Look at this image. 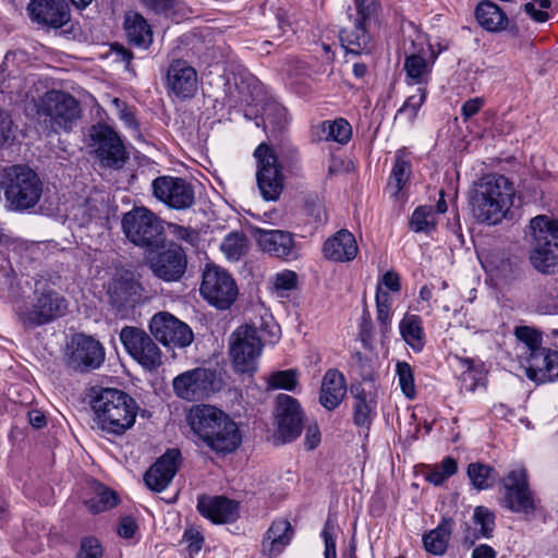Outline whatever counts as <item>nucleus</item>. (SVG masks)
I'll use <instances>...</instances> for the list:
<instances>
[{
	"instance_id": "obj_7",
	"label": "nucleus",
	"mask_w": 558,
	"mask_h": 558,
	"mask_svg": "<svg viewBox=\"0 0 558 558\" xmlns=\"http://www.w3.org/2000/svg\"><path fill=\"white\" fill-rule=\"evenodd\" d=\"M530 227L534 240L531 264L538 271L549 274L558 264V221L539 215L531 220Z\"/></svg>"
},
{
	"instance_id": "obj_21",
	"label": "nucleus",
	"mask_w": 558,
	"mask_h": 558,
	"mask_svg": "<svg viewBox=\"0 0 558 558\" xmlns=\"http://www.w3.org/2000/svg\"><path fill=\"white\" fill-rule=\"evenodd\" d=\"M151 335L167 347L185 348L194 339L190 326L168 312L155 314L149 322Z\"/></svg>"
},
{
	"instance_id": "obj_25",
	"label": "nucleus",
	"mask_w": 558,
	"mask_h": 558,
	"mask_svg": "<svg viewBox=\"0 0 558 558\" xmlns=\"http://www.w3.org/2000/svg\"><path fill=\"white\" fill-rule=\"evenodd\" d=\"M181 463V452L179 449H168L157 461L146 471L144 475L145 485L153 492L160 493L165 490L172 482Z\"/></svg>"
},
{
	"instance_id": "obj_39",
	"label": "nucleus",
	"mask_w": 558,
	"mask_h": 558,
	"mask_svg": "<svg viewBox=\"0 0 558 558\" xmlns=\"http://www.w3.org/2000/svg\"><path fill=\"white\" fill-rule=\"evenodd\" d=\"M353 399V423L356 426L368 427L376 415V402L369 399L364 389H356Z\"/></svg>"
},
{
	"instance_id": "obj_24",
	"label": "nucleus",
	"mask_w": 558,
	"mask_h": 558,
	"mask_svg": "<svg viewBox=\"0 0 558 558\" xmlns=\"http://www.w3.org/2000/svg\"><path fill=\"white\" fill-rule=\"evenodd\" d=\"M142 292L141 283L129 271L116 276L108 288L110 304L118 313L134 307L140 302Z\"/></svg>"
},
{
	"instance_id": "obj_26",
	"label": "nucleus",
	"mask_w": 558,
	"mask_h": 558,
	"mask_svg": "<svg viewBox=\"0 0 558 558\" xmlns=\"http://www.w3.org/2000/svg\"><path fill=\"white\" fill-rule=\"evenodd\" d=\"M27 11L33 22L47 28H61L70 21L64 0H31Z\"/></svg>"
},
{
	"instance_id": "obj_32",
	"label": "nucleus",
	"mask_w": 558,
	"mask_h": 558,
	"mask_svg": "<svg viewBox=\"0 0 558 558\" xmlns=\"http://www.w3.org/2000/svg\"><path fill=\"white\" fill-rule=\"evenodd\" d=\"M454 522L450 518H442L438 525L424 533L422 541L424 549L434 556L446 554L453 531Z\"/></svg>"
},
{
	"instance_id": "obj_11",
	"label": "nucleus",
	"mask_w": 558,
	"mask_h": 558,
	"mask_svg": "<svg viewBox=\"0 0 558 558\" xmlns=\"http://www.w3.org/2000/svg\"><path fill=\"white\" fill-rule=\"evenodd\" d=\"M89 146L101 166L119 170L129 159L120 135L109 125L97 123L89 130Z\"/></svg>"
},
{
	"instance_id": "obj_42",
	"label": "nucleus",
	"mask_w": 558,
	"mask_h": 558,
	"mask_svg": "<svg viewBox=\"0 0 558 558\" xmlns=\"http://www.w3.org/2000/svg\"><path fill=\"white\" fill-rule=\"evenodd\" d=\"M263 125L266 132L276 133L282 130L288 123L287 109L279 102L266 104L263 111Z\"/></svg>"
},
{
	"instance_id": "obj_53",
	"label": "nucleus",
	"mask_w": 558,
	"mask_h": 558,
	"mask_svg": "<svg viewBox=\"0 0 558 558\" xmlns=\"http://www.w3.org/2000/svg\"><path fill=\"white\" fill-rule=\"evenodd\" d=\"M337 521L331 515H328L324 527L322 530L320 536L325 544L324 558H337V549H336V532H337Z\"/></svg>"
},
{
	"instance_id": "obj_54",
	"label": "nucleus",
	"mask_w": 558,
	"mask_h": 558,
	"mask_svg": "<svg viewBox=\"0 0 558 558\" xmlns=\"http://www.w3.org/2000/svg\"><path fill=\"white\" fill-rule=\"evenodd\" d=\"M298 373L294 369H286L272 373L269 376L268 385L274 389L294 390L298 379Z\"/></svg>"
},
{
	"instance_id": "obj_61",
	"label": "nucleus",
	"mask_w": 558,
	"mask_h": 558,
	"mask_svg": "<svg viewBox=\"0 0 558 558\" xmlns=\"http://www.w3.org/2000/svg\"><path fill=\"white\" fill-rule=\"evenodd\" d=\"M296 274L291 270H284L275 276L274 286L277 290L289 291L296 286Z\"/></svg>"
},
{
	"instance_id": "obj_44",
	"label": "nucleus",
	"mask_w": 558,
	"mask_h": 558,
	"mask_svg": "<svg viewBox=\"0 0 558 558\" xmlns=\"http://www.w3.org/2000/svg\"><path fill=\"white\" fill-rule=\"evenodd\" d=\"M458 471V463L452 457H445L439 464L428 465L424 473L425 480L435 485H442Z\"/></svg>"
},
{
	"instance_id": "obj_4",
	"label": "nucleus",
	"mask_w": 558,
	"mask_h": 558,
	"mask_svg": "<svg viewBox=\"0 0 558 558\" xmlns=\"http://www.w3.org/2000/svg\"><path fill=\"white\" fill-rule=\"evenodd\" d=\"M0 191L9 210L26 213L40 202L44 183L38 173L26 165L5 166L0 169Z\"/></svg>"
},
{
	"instance_id": "obj_50",
	"label": "nucleus",
	"mask_w": 558,
	"mask_h": 558,
	"mask_svg": "<svg viewBox=\"0 0 558 558\" xmlns=\"http://www.w3.org/2000/svg\"><path fill=\"white\" fill-rule=\"evenodd\" d=\"M254 326L257 329V335L262 338V344H275L281 337L280 326L274 320V317L269 314L259 317L258 323L247 324Z\"/></svg>"
},
{
	"instance_id": "obj_5",
	"label": "nucleus",
	"mask_w": 558,
	"mask_h": 558,
	"mask_svg": "<svg viewBox=\"0 0 558 558\" xmlns=\"http://www.w3.org/2000/svg\"><path fill=\"white\" fill-rule=\"evenodd\" d=\"M95 423L99 429L111 435H122L136 420L137 403L126 392L105 388L92 401Z\"/></svg>"
},
{
	"instance_id": "obj_8",
	"label": "nucleus",
	"mask_w": 558,
	"mask_h": 558,
	"mask_svg": "<svg viewBox=\"0 0 558 558\" xmlns=\"http://www.w3.org/2000/svg\"><path fill=\"white\" fill-rule=\"evenodd\" d=\"M37 112L45 118L54 133L69 132L80 118V105L73 96L65 92L48 90L40 98Z\"/></svg>"
},
{
	"instance_id": "obj_22",
	"label": "nucleus",
	"mask_w": 558,
	"mask_h": 558,
	"mask_svg": "<svg viewBox=\"0 0 558 558\" xmlns=\"http://www.w3.org/2000/svg\"><path fill=\"white\" fill-rule=\"evenodd\" d=\"M275 437L282 444L296 439L303 427V412L299 401L286 393H280L276 399Z\"/></svg>"
},
{
	"instance_id": "obj_30",
	"label": "nucleus",
	"mask_w": 558,
	"mask_h": 558,
	"mask_svg": "<svg viewBox=\"0 0 558 558\" xmlns=\"http://www.w3.org/2000/svg\"><path fill=\"white\" fill-rule=\"evenodd\" d=\"M197 510L214 523L233 522L239 517V504L222 496L199 497Z\"/></svg>"
},
{
	"instance_id": "obj_56",
	"label": "nucleus",
	"mask_w": 558,
	"mask_h": 558,
	"mask_svg": "<svg viewBox=\"0 0 558 558\" xmlns=\"http://www.w3.org/2000/svg\"><path fill=\"white\" fill-rule=\"evenodd\" d=\"M550 5V0H531L530 2L524 4V11L535 22L544 23L549 19V13L547 12V9H549Z\"/></svg>"
},
{
	"instance_id": "obj_41",
	"label": "nucleus",
	"mask_w": 558,
	"mask_h": 558,
	"mask_svg": "<svg viewBox=\"0 0 558 558\" xmlns=\"http://www.w3.org/2000/svg\"><path fill=\"white\" fill-rule=\"evenodd\" d=\"M320 130L323 140L333 141L339 144H347L352 136V128L343 118L333 121H324L320 125Z\"/></svg>"
},
{
	"instance_id": "obj_13",
	"label": "nucleus",
	"mask_w": 558,
	"mask_h": 558,
	"mask_svg": "<svg viewBox=\"0 0 558 558\" xmlns=\"http://www.w3.org/2000/svg\"><path fill=\"white\" fill-rule=\"evenodd\" d=\"M257 160L256 181L266 201H277L283 190V175L272 148L262 143L254 151Z\"/></svg>"
},
{
	"instance_id": "obj_51",
	"label": "nucleus",
	"mask_w": 558,
	"mask_h": 558,
	"mask_svg": "<svg viewBox=\"0 0 558 558\" xmlns=\"http://www.w3.org/2000/svg\"><path fill=\"white\" fill-rule=\"evenodd\" d=\"M427 90L424 86H418L416 93L409 96L404 104L398 109L397 117L404 114L410 122H413L418 113L420 108L425 102Z\"/></svg>"
},
{
	"instance_id": "obj_45",
	"label": "nucleus",
	"mask_w": 558,
	"mask_h": 558,
	"mask_svg": "<svg viewBox=\"0 0 558 558\" xmlns=\"http://www.w3.org/2000/svg\"><path fill=\"white\" fill-rule=\"evenodd\" d=\"M437 217L432 206L423 205L414 209L410 219V229L413 232L430 233L436 229Z\"/></svg>"
},
{
	"instance_id": "obj_28",
	"label": "nucleus",
	"mask_w": 558,
	"mask_h": 558,
	"mask_svg": "<svg viewBox=\"0 0 558 558\" xmlns=\"http://www.w3.org/2000/svg\"><path fill=\"white\" fill-rule=\"evenodd\" d=\"M357 253L356 240L347 229H341L329 236L323 245L324 257L331 262L348 263L353 260Z\"/></svg>"
},
{
	"instance_id": "obj_35",
	"label": "nucleus",
	"mask_w": 558,
	"mask_h": 558,
	"mask_svg": "<svg viewBox=\"0 0 558 558\" xmlns=\"http://www.w3.org/2000/svg\"><path fill=\"white\" fill-rule=\"evenodd\" d=\"M365 24L366 23L355 20L352 29L344 28L340 31L339 39L347 52L353 54L371 52V37L366 31Z\"/></svg>"
},
{
	"instance_id": "obj_62",
	"label": "nucleus",
	"mask_w": 558,
	"mask_h": 558,
	"mask_svg": "<svg viewBox=\"0 0 558 558\" xmlns=\"http://www.w3.org/2000/svg\"><path fill=\"white\" fill-rule=\"evenodd\" d=\"M137 531V524L133 517L121 518L118 525V534L123 538H132Z\"/></svg>"
},
{
	"instance_id": "obj_14",
	"label": "nucleus",
	"mask_w": 558,
	"mask_h": 558,
	"mask_svg": "<svg viewBox=\"0 0 558 558\" xmlns=\"http://www.w3.org/2000/svg\"><path fill=\"white\" fill-rule=\"evenodd\" d=\"M505 495L501 505L512 512L533 513L536 500L529 486L527 472L523 466L511 470L501 481Z\"/></svg>"
},
{
	"instance_id": "obj_6",
	"label": "nucleus",
	"mask_w": 558,
	"mask_h": 558,
	"mask_svg": "<svg viewBox=\"0 0 558 558\" xmlns=\"http://www.w3.org/2000/svg\"><path fill=\"white\" fill-rule=\"evenodd\" d=\"M445 49L446 47L439 46L438 50H435L425 34H415L403 47L405 83L408 85H427L434 64Z\"/></svg>"
},
{
	"instance_id": "obj_33",
	"label": "nucleus",
	"mask_w": 558,
	"mask_h": 558,
	"mask_svg": "<svg viewBox=\"0 0 558 558\" xmlns=\"http://www.w3.org/2000/svg\"><path fill=\"white\" fill-rule=\"evenodd\" d=\"M478 24L487 32L499 33L508 25V17L504 10L490 0H483L475 9Z\"/></svg>"
},
{
	"instance_id": "obj_36",
	"label": "nucleus",
	"mask_w": 558,
	"mask_h": 558,
	"mask_svg": "<svg viewBox=\"0 0 558 558\" xmlns=\"http://www.w3.org/2000/svg\"><path fill=\"white\" fill-rule=\"evenodd\" d=\"M293 530L288 520H276L267 531L263 542L264 549L269 550L270 555H278L291 542Z\"/></svg>"
},
{
	"instance_id": "obj_47",
	"label": "nucleus",
	"mask_w": 558,
	"mask_h": 558,
	"mask_svg": "<svg viewBox=\"0 0 558 558\" xmlns=\"http://www.w3.org/2000/svg\"><path fill=\"white\" fill-rule=\"evenodd\" d=\"M303 214L306 221L316 228L325 225L328 219L323 201L317 194H308L304 197Z\"/></svg>"
},
{
	"instance_id": "obj_63",
	"label": "nucleus",
	"mask_w": 558,
	"mask_h": 558,
	"mask_svg": "<svg viewBox=\"0 0 558 558\" xmlns=\"http://www.w3.org/2000/svg\"><path fill=\"white\" fill-rule=\"evenodd\" d=\"M484 99L482 97H475L466 100L461 107V116L464 120L474 117L484 106Z\"/></svg>"
},
{
	"instance_id": "obj_27",
	"label": "nucleus",
	"mask_w": 558,
	"mask_h": 558,
	"mask_svg": "<svg viewBox=\"0 0 558 558\" xmlns=\"http://www.w3.org/2000/svg\"><path fill=\"white\" fill-rule=\"evenodd\" d=\"M169 88L180 98L193 97L197 90V73L184 60H173L167 73Z\"/></svg>"
},
{
	"instance_id": "obj_34",
	"label": "nucleus",
	"mask_w": 558,
	"mask_h": 558,
	"mask_svg": "<svg viewBox=\"0 0 558 558\" xmlns=\"http://www.w3.org/2000/svg\"><path fill=\"white\" fill-rule=\"evenodd\" d=\"M473 527L469 526L464 542L473 545L476 539L490 538L495 529V514L484 506H477L472 515Z\"/></svg>"
},
{
	"instance_id": "obj_19",
	"label": "nucleus",
	"mask_w": 558,
	"mask_h": 558,
	"mask_svg": "<svg viewBox=\"0 0 558 558\" xmlns=\"http://www.w3.org/2000/svg\"><path fill=\"white\" fill-rule=\"evenodd\" d=\"M151 189L154 196L172 209L184 210L195 202L194 187L183 178L160 175L153 180Z\"/></svg>"
},
{
	"instance_id": "obj_9",
	"label": "nucleus",
	"mask_w": 558,
	"mask_h": 558,
	"mask_svg": "<svg viewBox=\"0 0 558 558\" xmlns=\"http://www.w3.org/2000/svg\"><path fill=\"white\" fill-rule=\"evenodd\" d=\"M125 236L135 245L146 248L158 246L163 241V227L158 217L145 207H135L122 219Z\"/></svg>"
},
{
	"instance_id": "obj_37",
	"label": "nucleus",
	"mask_w": 558,
	"mask_h": 558,
	"mask_svg": "<svg viewBox=\"0 0 558 558\" xmlns=\"http://www.w3.org/2000/svg\"><path fill=\"white\" fill-rule=\"evenodd\" d=\"M402 339L414 352H421L425 345L423 322L418 315H405L399 323Z\"/></svg>"
},
{
	"instance_id": "obj_43",
	"label": "nucleus",
	"mask_w": 558,
	"mask_h": 558,
	"mask_svg": "<svg viewBox=\"0 0 558 558\" xmlns=\"http://www.w3.org/2000/svg\"><path fill=\"white\" fill-rule=\"evenodd\" d=\"M468 477L474 488L484 490L494 486L497 473L487 464L474 462L468 465Z\"/></svg>"
},
{
	"instance_id": "obj_16",
	"label": "nucleus",
	"mask_w": 558,
	"mask_h": 558,
	"mask_svg": "<svg viewBox=\"0 0 558 558\" xmlns=\"http://www.w3.org/2000/svg\"><path fill=\"white\" fill-rule=\"evenodd\" d=\"M174 393L183 400L196 401L209 397L220 388L215 371L194 368L178 375L173 379Z\"/></svg>"
},
{
	"instance_id": "obj_10",
	"label": "nucleus",
	"mask_w": 558,
	"mask_h": 558,
	"mask_svg": "<svg viewBox=\"0 0 558 558\" xmlns=\"http://www.w3.org/2000/svg\"><path fill=\"white\" fill-rule=\"evenodd\" d=\"M263 351L262 338L254 326H240L231 335L230 356L235 373L253 376Z\"/></svg>"
},
{
	"instance_id": "obj_49",
	"label": "nucleus",
	"mask_w": 558,
	"mask_h": 558,
	"mask_svg": "<svg viewBox=\"0 0 558 558\" xmlns=\"http://www.w3.org/2000/svg\"><path fill=\"white\" fill-rule=\"evenodd\" d=\"M254 326L257 329V335L262 338V344H275L281 337L280 326L274 320V317L269 314L259 317L258 323L247 324Z\"/></svg>"
},
{
	"instance_id": "obj_55",
	"label": "nucleus",
	"mask_w": 558,
	"mask_h": 558,
	"mask_svg": "<svg viewBox=\"0 0 558 558\" xmlns=\"http://www.w3.org/2000/svg\"><path fill=\"white\" fill-rule=\"evenodd\" d=\"M104 549L98 538L86 536L81 539L76 558H102Z\"/></svg>"
},
{
	"instance_id": "obj_3",
	"label": "nucleus",
	"mask_w": 558,
	"mask_h": 558,
	"mask_svg": "<svg viewBox=\"0 0 558 558\" xmlns=\"http://www.w3.org/2000/svg\"><path fill=\"white\" fill-rule=\"evenodd\" d=\"M513 197L514 187L505 175H484L471 198L472 213L480 222L497 225L510 211Z\"/></svg>"
},
{
	"instance_id": "obj_57",
	"label": "nucleus",
	"mask_w": 558,
	"mask_h": 558,
	"mask_svg": "<svg viewBox=\"0 0 558 558\" xmlns=\"http://www.w3.org/2000/svg\"><path fill=\"white\" fill-rule=\"evenodd\" d=\"M144 5L158 14L173 17L180 4L179 0H142Z\"/></svg>"
},
{
	"instance_id": "obj_60",
	"label": "nucleus",
	"mask_w": 558,
	"mask_h": 558,
	"mask_svg": "<svg viewBox=\"0 0 558 558\" xmlns=\"http://www.w3.org/2000/svg\"><path fill=\"white\" fill-rule=\"evenodd\" d=\"M171 232L178 240L183 241L191 246L198 245L199 233L191 227L171 225Z\"/></svg>"
},
{
	"instance_id": "obj_20",
	"label": "nucleus",
	"mask_w": 558,
	"mask_h": 558,
	"mask_svg": "<svg viewBox=\"0 0 558 558\" xmlns=\"http://www.w3.org/2000/svg\"><path fill=\"white\" fill-rule=\"evenodd\" d=\"M154 276L165 282L179 281L187 268L185 251L177 243H170L148 257Z\"/></svg>"
},
{
	"instance_id": "obj_1",
	"label": "nucleus",
	"mask_w": 558,
	"mask_h": 558,
	"mask_svg": "<svg viewBox=\"0 0 558 558\" xmlns=\"http://www.w3.org/2000/svg\"><path fill=\"white\" fill-rule=\"evenodd\" d=\"M186 421L193 433L216 453H231L242 442L238 424L216 407L194 405L190 410Z\"/></svg>"
},
{
	"instance_id": "obj_64",
	"label": "nucleus",
	"mask_w": 558,
	"mask_h": 558,
	"mask_svg": "<svg viewBox=\"0 0 558 558\" xmlns=\"http://www.w3.org/2000/svg\"><path fill=\"white\" fill-rule=\"evenodd\" d=\"M24 243L21 240L13 239L0 231V253L16 252L22 248Z\"/></svg>"
},
{
	"instance_id": "obj_18",
	"label": "nucleus",
	"mask_w": 558,
	"mask_h": 558,
	"mask_svg": "<svg viewBox=\"0 0 558 558\" xmlns=\"http://www.w3.org/2000/svg\"><path fill=\"white\" fill-rule=\"evenodd\" d=\"M68 310L66 300L51 289L36 292L33 305L20 313V319L25 327L34 328L63 316Z\"/></svg>"
},
{
	"instance_id": "obj_38",
	"label": "nucleus",
	"mask_w": 558,
	"mask_h": 558,
	"mask_svg": "<svg viewBox=\"0 0 558 558\" xmlns=\"http://www.w3.org/2000/svg\"><path fill=\"white\" fill-rule=\"evenodd\" d=\"M412 173V165L404 149H399L395 155V162L390 172L388 186L393 189L397 196L404 187Z\"/></svg>"
},
{
	"instance_id": "obj_17",
	"label": "nucleus",
	"mask_w": 558,
	"mask_h": 558,
	"mask_svg": "<svg viewBox=\"0 0 558 558\" xmlns=\"http://www.w3.org/2000/svg\"><path fill=\"white\" fill-rule=\"evenodd\" d=\"M64 359L70 368L88 372L100 367L104 363L105 349L94 337L77 333L68 343Z\"/></svg>"
},
{
	"instance_id": "obj_48",
	"label": "nucleus",
	"mask_w": 558,
	"mask_h": 558,
	"mask_svg": "<svg viewBox=\"0 0 558 558\" xmlns=\"http://www.w3.org/2000/svg\"><path fill=\"white\" fill-rule=\"evenodd\" d=\"M396 375L398 378V385L403 393V396L413 400L416 397V387L414 379V371L412 366L404 361H399L396 364Z\"/></svg>"
},
{
	"instance_id": "obj_40",
	"label": "nucleus",
	"mask_w": 558,
	"mask_h": 558,
	"mask_svg": "<svg viewBox=\"0 0 558 558\" xmlns=\"http://www.w3.org/2000/svg\"><path fill=\"white\" fill-rule=\"evenodd\" d=\"M248 248L250 240L242 231L228 233L220 244L221 252L231 262L240 260L248 252Z\"/></svg>"
},
{
	"instance_id": "obj_23",
	"label": "nucleus",
	"mask_w": 558,
	"mask_h": 558,
	"mask_svg": "<svg viewBox=\"0 0 558 558\" xmlns=\"http://www.w3.org/2000/svg\"><path fill=\"white\" fill-rule=\"evenodd\" d=\"M254 238L259 248L269 256L284 260L298 257L296 243L289 231L256 228Z\"/></svg>"
},
{
	"instance_id": "obj_15",
	"label": "nucleus",
	"mask_w": 558,
	"mask_h": 558,
	"mask_svg": "<svg viewBox=\"0 0 558 558\" xmlns=\"http://www.w3.org/2000/svg\"><path fill=\"white\" fill-rule=\"evenodd\" d=\"M199 291L208 303L220 310L229 308L238 295V288L232 277L217 266L205 268Z\"/></svg>"
},
{
	"instance_id": "obj_31",
	"label": "nucleus",
	"mask_w": 558,
	"mask_h": 558,
	"mask_svg": "<svg viewBox=\"0 0 558 558\" xmlns=\"http://www.w3.org/2000/svg\"><path fill=\"white\" fill-rule=\"evenodd\" d=\"M124 31L129 43L140 49H147L153 43V31L148 22L137 12L124 15Z\"/></svg>"
},
{
	"instance_id": "obj_12",
	"label": "nucleus",
	"mask_w": 558,
	"mask_h": 558,
	"mask_svg": "<svg viewBox=\"0 0 558 558\" xmlns=\"http://www.w3.org/2000/svg\"><path fill=\"white\" fill-rule=\"evenodd\" d=\"M119 338L129 355L145 369L155 371L162 364L161 350L145 330L125 326Z\"/></svg>"
},
{
	"instance_id": "obj_2",
	"label": "nucleus",
	"mask_w": 558,
	"mask_h": 558,
	"mask_svg": "<svg viewBox=\"0 0 558 558\" xmlns=\"http://www.w3.org/2000/svg\"><path fill=\"white\" fill-rule=\"evenodd\" d=\"M514 336L518 341L517 356L525 376L536 384L557 380L558 351L543 348L541 333L532 327H517Z\"/></svg>"
},
{
	"instance_id": "obj_59",
	"label": "nucleus",
	"mask_w": 558,
	"mask_h": 558,
	"mask_svg": "<svg viewBox=\"0 0 558 558\" xmlns=\"http://www.w3.org/2000/svg\"><path fill=\"white\" fill-rule=\"evenodd\" d=\"M182 541L186 544L190 558H193V556L202 549L204 536L195 529H187L183 533Z\"/></svg>"
},
{
	"instance_id": "obj_29",
	"label": "nucleus",
	"mask_w": 558,
	"mask_h": 558,
	"mask_svg": "<svg viewBox=\"0 0 558 558\" xmlns=\"http://www.w3.org/2000/svg\"><path fill=\"white\" fill-rule=\"evenodd\" d=\"M347 390L344 375L336 368H330L323 376L318 401L327 411H333L343 402Z\"/></svg>"
},
{
	"instance_id": "obj_58",
	"label": "nucleus",
	"mask_w": 558,
	"mask_h": 558,
	"mask_svg": "<svg viewBox=\"0 0 558 558\" xmlns=\"http://www.w3.org/2000/svg\"><path fill=\"white\" fill-rule=\"evenodd\" d=\"M354 3L359 16L356 21L367 23L378 13L379 4L377 0H354Z\"/></svg>"
},
{
	"instance_id": "obj_52",
	"label": "nucleus",
	"mask_w": 558,
	"mask_h": 558,
	"mask_svg": "<svg viewBox=\"0 0 558 558\" xmlns=\"http://www.w3.org/2000/svg\"><path fill=\"white\" fill-rule=\"evenodd\" d=\"M375 299L377 320L381 326V331L386 332L391 323V298L388 292L381 291L378 287Z\"/></svg>"
},
{
	"instance_id": "obj_46",
	"label": "nucleus",
	"mask_w": 558,
	"mask_h": 558,
	"mask_svg": "<svg viewBox=\"0 0 558 558\" xmlns=\"http://www.w3.org/2000/svg\"><path fill=\"white\" fill-rule=\"evenodd\" d=\"M119 502V497L116 492L102 485H98L95 490V496L85 501L88 510L94 513H100L112 509Z\"/></svg>"
}]
</instances>
